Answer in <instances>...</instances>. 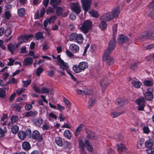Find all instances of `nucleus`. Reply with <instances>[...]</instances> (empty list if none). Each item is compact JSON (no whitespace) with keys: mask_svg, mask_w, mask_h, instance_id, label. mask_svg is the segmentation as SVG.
I'll list each match as a JSON object with an SVG mask.
<instances>
[{"mask_svg":"<svg viewBox=\"0 0 154 154\" xmlns=\"http://www.w3.org/2000/svg\"><path fill=\"white\" fill-rule=\"evenodd\" d=\"M81 2L82 9L85 11L84 13H86L91 8V0H81Z\"/></svg>","mask_w":154,"mask_h":154,"instance_id":"obj_5","label":"nucleus"},{"mask_svg":"<svg viewBox=\"0 0 154 154\" xmlns=\"http://www.w3.org/2000/svg\"><path fill=\"white\" fill-rule=\"evenodd\" d=\"M103 59L104 61H106L107 64L109 66L112 65L114 63V59L110 57L103 56Z\"/></svg>","mask_w":154,"mask_h":154,"instance_id":"obj_17","label":"nucleus"},{"mask_svg":"<svg viewBox=\"0 0 154 154\" xmlns=\"http://www.w3.org/2000/svg\"><path fill=\"white\" fill-rule=\"evenodd\" d=\"M120 9L118 6L114 8L112 10L111 14L113 18H116L120 13Z\"/></svg>","mask_w":154,"mask_h":154,"instance_id":"obj_13","label":"nucleus"},{"mask_svg":"<svg viewBox=\"0 0 154 154\" xmlns=\"http://www.w3.org/2000/svg\"><path fill=\"white\" fill-rule=\"evenodd\" d=\"M55 142L59 146H63L62 140L60 137H56L55 139Z\"/></svg>","mask_w":154,"mask_h":154,"instance_id":"obj_35","label":"nucleus"},{"mask_svg":"<svg viewBox=\"0 0 154 154\" xmlns=\"http://www.w3.org/2000/svg\"><path fill=\"white\" fill-rule=\"evenodd\" d=\"M113 18L111 14V12H109L105 13L102 16L100 19L106 21H108L112 20Z\"/></svg>","mask_w":154,"mask_h":154,"instance_id":"obj_14","label":"nucleus"},{"mask_svg":"<svg viewBox=\"0 0 154 154\" xmlns=\"http://www.w3.org/2000/svg\"><path fill=\"white\" fill-rule=\"evenodd\" d=\"M69 49L73 53H76L79 51V47L77 45L72 44L69 46Z\"/></svg>","mask_w":154,"mask_h":154,"instance_id":"obj_22","label":"nucleus"},{"mask_svg":"<svg viewBox=\"0 0 154 154\" xmlns=\"http://www.w3.org/2000/svg\"><path fill=\"white\" fill-rule=\"evenodd\" d=\"M143 84L146 86H151L153 84V82L152 80H146L144 81Z\"/></svg>","mask_w":154,"mask_h":154,"instance_id":"obj_43","label":"nucleus"},{"mask_svg":"<svg viewBox=\"0 0 154 154\" xmlns=\"http://www.w3.org/2000/svg\"><path fill=\"white\" fill-rule=\"evenodd\" d=\"M32 107V106L31 104H26L25 106V108L26 110L29 111L31 109Z\"/></svg>","mask_w":154,"mask_h":154,"instance_id":"obj_62","label":"nucleus"},{"mask_svg":"<svg viewBox=\"0 0 154 154\" xmlns=\"http://www.w3.org/2000/svg\"><path fill=\"white\" fill-rule=\"evenodd\" d=\"M6 94L5 90L0 88V97L5 98L6 97Z\"/></svg>","mask_w":154,"mask_h":154,"instance_id":"obj_52","label":"nucleus"},{"mask_svg":"<svg viewBox=\"0 0 154 154\" xmlns=\"http://www.w3.org/2000/svg\"><path fill=\"white\" fill-rule=\"evenodd\" d=\"M50 128V125L46 123H44L42 127V128L44 130H48Z\"/></svg>","mask_w":154,"mask_h":154,"instance_id":"obj_50","label":"nucleus"},{"mask_svg":"<svg viewBox=\"0 0 154 154\" xmlns=\"http://www.w3.org/2000/svg\"><path fill=\"white\" fill-rule=\"evenodd\" d=\"M41 93L53 94V91L52 88H49L46 87H43L41 88Z\"/></svg>","mask_w":154,"mask_h":154,"instance_id":"obj_20","label":"nucleus"},{"mask_svg":"<svg viewBox=\"0 0 154 154\" xmlns=\"http://www.w3.org/2000/svg\"><path fill=\"white\" fill-rule=\"evenodd\" d=\"M154 48V44H152L146 46L145 48L146 50H150Z\"/></svg>","mask_w":154,"mask_h":154,"instance_id":"obj_64","label":"nucleus"},{"mask_svg":"<svg viewBox=\"0 0 154 154\" xmlns=\"http://www.w3.org/2000/svg\"><path fill=\"white\" fill-rule=\"evenodd\" d=\"M153 91V89L152 88H150L147 89L144 94L146 100L150 101L152 99L153 97L152 92Z\"/></svg>","mask_w":154,"mask_h":154,"instance_id":"obj_10","label":"nucleus"},{"mask_svg":"<svg viewBox=\"0 0 154 154\" xmlns=\"http://www.w3.org/2000/svg\"><path fill=\"white\" fill-rule=\"evenodd\" d=\"M32 82L31 79H29L26 81H22V82L23 84V86L25 87H26L29 85Z\"/></svg>","mask_w":154,"mask_h":154,"instance_id":"obj_47","label":"nucleus"},{"mask_svg":"<svg viewBox=\"0 0 154 154\" xmlns=\"http://www.w3.org/2000/svg\"><path fill=\"white\" fill-rule=\"evenodd\" d=\"M25 134L24 132L20 131L18 133V137L20 139L23 140L26 137Z\"/></svg>","mask_w":154,"mask_h":154,"instance_id":"obj_34","label":"nucleus"},{"mask_svg":"<svg viewBox=\"0 0 154 154\" xmlns=\"http://www.w3.org/2000/svg\"><path fill=\"white\" fill-rule=\"evenodd\" d=\"M64 136L68 139H70L71 137V135L70 131L68 130H66L64 133Z\"/></svg>","mask_w":154,"mask_h":154,"instance_id":"obj_46","label":"nucleus"},{"mask_svg":"<svg viewBox=\"0 0 154 154\" xmlns=\"http://www.w3.org/2000/svg\"><path fill=\"white\" fill-rule=\"evenodd\" d=\"M37 113L38 112L37 111H31L25 113V115L24 116L25 117H29L30 116H35L37 114Z\"/></svg>","mask_w":154,"mask_h":154,"instance_id":"obj_25","label":"nucleus"},{"mask_svg":"<svg viewBox=\"0 0 154 154\" xmlns=\"http://www.w3.org/2000/svg\"><path fill=\"white\" fill-rule=\"evenodd\" d=\"M149 15L152 18H154V0L150 3L149 6Z\"/></svg>","mask_w":154,"mask_h":154,"instance_id":"obj_18","label":"nucleus"},{"mask_svg":"<svg viewBox=\"0 0 154 154\" xmlns=\"http://www.w3.org/2000/svg\"><path fill=\"white\" fill-rule=\"evenodd\" d=\"M143 132L145 133L148 134L150 132L149 128L146 126L144 127L143 128Z\"/></svg>","mask_w":154,"mask_h":154,"instance_id":"obj_63","label":"nucleus"},{"mask_svg":"<svg viewBox=\"0 0 154 154\" xmlns=\"http://www.w3.org/2000/svg\"><path fill=\"white\" fill-rule=\"evenodd\" d=\"M22 147L23 149L26 150H29L31 148V146L29 143L26 141L23 142L22 143Z\"/></svg>","mask_w":154,"mask_h":154,"instance_id":"obj_26","label":"nucleus"},{"mask_svg":"<svg viewBox=\"0 0 154 154\" xmlns=\"http://www.w3.org/2000/svg\"><path fill=\"white\" fill-rule=\"evenodd\" d=\"M86 133L87 135L85 139L87 140L89 139L94 140L96 139L97 138V136L93 131L89 130H87L86 131Z\"/></svg>","mask_w":154,"mask_h":154,"instance_id":"obj_11","label":"nucleus"},{"mask_svg":"<svg viewBox=\"0 0 154 154\" xmlns=\"http://www.w3.org/2000/svg\"><path fill=\"white\" fill-rule=\"evenodd\" d=\"M145 145L147 147H151L152 145V143L151 140H149L146 142Z\"/></svg>","mask_w":154,"mask_h":154,"instance_id":"obj_61","label":"nucleus"},{"mask_svg":"<svg viewBox=\"0 0 154 154\" xmlns=\"http://www.w3.org/2000/svg\"><path fill=\"white\" fill-rule=\"evenodd\" d=\"M18 117L16 115H13L11 118V123H15L18 120Z\"/></svg>","mask_w":154,"mask_h":154,"instance_id":"obj_51","label":"nucleus"},{"mask_svg":"<svg viewBox=\"0 0 154 154\" xmlns=\"http://www.w3.org/2000/svg\"><path fill=\"white\" fill-rule=\"evenodd\" d=\"M69 6L72 10L76 14L78 15L80 13L81 9L78 3H72L70 4Z\"/></svg>","mask_w":154,"mask_h":154,"instance_id":"obj_6","label":"nucleus"},{"mask_svg":"<svg viewBox=\"0 0 154 154\" xmlns=\"http://www.w3.org/2000/svg\"><path fill=\"white\" fill-rule=\"evenodd\" d=\"M17 12L19 16L20 17L23 16L25 14V9L23 8L19 9L18 10Z\"/></svg>","mask_w":154,"mask_h":154,"instance_id":"obj_40","label":"nucleus"},{"mask_svg":"<svg viewBox=\"0 0 154 154\" xmlns=\"http://www.w3.org/2000/svg\"><path fill=\"white\" fill-rule=\"evenodd\" d=\"M116 44L115 39L113 38L110 40L108 48L106 49L104 53L103 56L105 57H110V54L112 51Z\"/></svg>","mask_w":154,"mask_h":154,"instance_id":"obj_3","label":"nucleus"},{"mask_svg":"<svg viewBox=\"0 0 154 154\" xmlns=\"http://www.w3.org/2000/svg\"><path fill=\"white\" fill-rule=\"evenodd\" d=\"M8 60H9V62L8 63L7 65L10 66L13 65L15 61V60L13 59L12 58H9Z\"/></svg>","mask_w":154,"mask_h":154,"instance_id":"obj_60","label":"nucleus"},{"mask_svg":"<svg viewBox=\"0 0 154 154\" xmlns=\"http://www.w3.org/2000/svg\"><path fill=\"white\" fill-rule=\"evenodd\" d=\"M63 9L61 7H56V13L57 16H59L62 13Z\"/></svg>","mask_w":154,"mask_h":154,"instance_id":"obj_45","label":"nucleus"},{"mask_svg":"<svg viewBox=\"0 0 154 154\" xmlns=\"http://www.w3.org/2000/svg\"><path fill=\"white\" fill-rule=\"evenodd\" d=\"M92 26V21L89 20H86L83 22L80 29L83 32L86 34L91 29Z\"/></svg>","mask_w":154,"mask_h":154,"instance_id":"obj_2","label":"nucleus"},{"mask_svg":"<svg viewBox=\"0 0 154 154\" xmlns=\"http://www.w3.org/2000/svg\"><path fill=\"white\" fill-rule=\"evenodd\" d=\"M18 40L19 43L17 44H19V46L23 43L26 42L24 35H22L19 36L18 38Z\"/></svg>","mask_w":154,"mask_h":154,"instance_id":"obj_37","label":"nucleus"},{"mask_svg":"<svg viewBox=\"0 0 154 154\" xmlns=\"http://www.w3.org/2000/svg\"><path fill=\"white\" fill-rule=\"evenodd\" d=\"M12 33V29L11 27H8L6 28L4 32L5 35L7 37L9 36Z\"/></svg>","mask_w":154,"mask_h":154,"instance_id":"obj_39","label":"nucleus"},{"mask_svg":"<svg viewBox=\"0 0 154 154\" xmlns=\"http://www.w3.org/2000/svg\"><path fill=\"white\" fill-rule=\"evenodd\" d=\"M43 69L42 67H40L38 68L36 70V75L38 76H39L40 74L43 71Z\"/></svg>","mask_w":154,"mask_h":154,"instance_id":"obj_54","label":"nucleus"},{"mask_svg":"<svg viewBox=\"0 0 154 154\" xmlns=\"http://www.w3.org/2000/svg\"><path fill=\"white\" fill-rule=\"evenodd\" d=\"M69 38L70 41L75 40L78 44L82 43L84 40V38L82 34H77L75 33H73L70 34L69 36Z\"/></svg>","mask_w":154,"mask_h":154,"instance_id":"obj_4","label":"nucleus"},{"mask_svg":"<svg viewBox=\"0 0 154 154\" xmlns=\"http://www.w3.org/2000/svg\"><path fill=\"white\" fill-rule=\"evenodd\" d=\"M57 18V17L56 15H54L51 16L49 18L46 19L44 22V25L45 27L44 29L48 31V29L46 27L48 24H50L51 23H54L55 20Z\"/></svg>","mask_w":154,"mask_h":154,"instance_id":"obj_8","label":"nucleus"},{"mask_svg":"<svg viewBox=\"0 0 154 154\" xmlns=\"http://www.w3.org/2000/svg\"><path fill=\"white\" fill-rule=\"evenodd\" d=\"M72 69L76 73H79L81 72L82 70L80 68L79 65H76L74 66Z\"/></svg>","mask_w":154,"mask_h":154,"instance_id":"obj_36","label":"nucleus"},{"mask_svg":"<svg viewBox=\"0 0 154 154\" xmlns=\"http://www.w3.org/2000/svg\"><path fill=\"white\" fill-rule=\"evenodd\" d=\"M6 132L7 129L6 128H4L3 129L0 128V138L3 137Z\"/></svg>","mask_w":154,"mask_h":154,"instance_id":"obj_48","label":"nucleus"},{"mask_svg":"<svg viewBox=\"0 0 154 154\" xmlns=\"http://www.w3.org/2000/svg\"><path fill=\"white\" fill-rule=\"evenodd\" d=\"M124 112L123 111L118 112H114L111 113V115L113 118H115L121 115Z\"/></svg>","mask_w":154,"mask_h":154,"instance_id":"obj_42","label":"nucleus"},{"mask_svg":"<svg viewBox=\"0 0 154 154\" xmlns=\"http://www.w3.org/2000/svg\"><path fill=\"white\" fill-rule=\"evenodd\" d=\"M82 128L83 125L81 124L76 128L75 132V135L76 137H77L79 134L80 132L82 129Z\"/></svg>","mask_w":154,"mask_h":154,"instance_id":"obj_30","label":"nucleus"},{"mask_svg":"<svg viewBox=\"0 0 154 154\" xmlns=\"http://www.w3.org/2000/svg\"><path fill=\"white\" fill-rule=\"evenodd\" d=\"M115 103L117 105L122 106L123 105L124 101L120 98H118L115 101Z\"/></svg>","mask_w":154,"mask_h":154,"instance_id":"obj_49","label":"nucleus"},{"mask_svg":"<svg viewBox=\"0 0 154 154\" xmlns=\"http://www.w3.org/2000/svg\"><path fill=\"white\" fill-rule=\"evenodd\" d=\"M57 60L59 63L60 68L62 69L63 71L66 70V69L69 68V66L67 63L64 62L60 58V55L57 56Z\"/></svg>","mask_w":154,"mask_h":154,"instance_id":"obj_9","label":"nucleus"},{"mask_svg":"<svg viewBox=\"0 0 154 154\" xmlns=\"http://www.w3.org/2000/svg\"><path fill=\"white\" fill-rule=\"evenodd\" d=\"M19 44H17L14 45L13 44L11 43L8 45L7 46L8 49L13 54L14 52L16 49L18 47Z\"/></svg>","mask_w":154,"mask_h":154,"instance_id":"obj_16","label":"nucleus"},{"mask_svg":"<svg viewBox=\"0 0 154 154\" xmlns=\"http://www.w3.org/2000/svg\"><path fill=\"white\" fill-rule=\"evenodd\" d=\"M26 133V136H28L29 137H31L32 136L31 131L30 129H28L25 132Z\"/></svg>","mask_w":154,"mask_h":154,"instance_id":"obj_57","label":"nucleus"},{"mask_svg":"<svg viewBox=\"0 0 154 154\" xmlns=\"http://www.w3.org/2000/svg\"><path fill=\"white\" fill-rule=\"evenodd\" d=\"M99 27L102 30L106 29L107 27L106 23L103 20L101 21L99 25Z\"/></svg>","mask_w":154,"mask_h":154,"instance_id":"obj_41","label":"nucleus"},{"mask_svg":"<svg viewBox=\"0 0 154 154\" xmlns=\"http://www.w3.org/2000/svg\"><path fill=\"white\" fill-rule=\"evenodd\" d=\"M44 38V37L43 36V33L41 32H38L35 34V39L36 40H38L41 39H42L43 40Z\"/></svg>","mask_w":154,"mask_h":154,"instance_id":"obj_27","label":"nucleus"},{"mask_svg":"<svg viewBox=\"0 0 154 154\" xmlns=\"http://www.w3.org/2000/svg\"><path fill=\"white\" fill-rule=\"evenodd\" d=\"M79 65L82 70H84L86 68L88 67V63L86 62H80Z\"/></svg>","mask_w":154,"mask_h":154,"instance_id":"obj_29","label":"nucleus"},{"mask_svg":"<svg viewBox=\"0 0 154 154\" xmlns=\"http://www.w3.org/2000/svg\"><path fill=\"white\" fill-rule=\"evenodd\" d=\"M33 88L34 90L36 93H41V88L39 89L38 87H37L35 84H34L33 86Z\"/></svg>","mask_w":154,"mask_h":154,"instance_id":"obj_55","label":"nucleus"},{"mask_svg":"<svg viewBox=\"0 0 154 154\" xmlns=\"http://www.w3.org/2000/svg\"><path fill=\"white\" fill-rule=\"evenodd\" d=\"M54 11V9L51 7H48L46 10V13L47 14H49L50 13H53Z\"/></svg>","mask_w":154,"mask_h":154,"instance_id":"obj_59","label":"nucleus"},{"mask_svg":"<svg viewBox=\"0 0 154 154\" xmlns=\"http://www.w3.org/2000/svg\"><path fill=\"white\" fill-rule=\"evenodd\" d=\"M146 151L148 154H154V148H149L146 150Z\"/></svg>","mask_w":154,"mask_h":154,"instance_id":"obj_56","label":"nucleus"},{"mask_svg":"<svg viewBox=\"0 0 154 154\" xmlns=\"http://www.w3.org/2000/svg\"><path fill=\"white\" fill-rule=\"evenodd\" d=\"M128 40V38L126 36L122 35H120L118 39L119 42L120 43H124L127 42Z\"/></svg>","mask_w":154,"mask_h":154,"instance_id":"obj_24","label":"nucleus"},{"mask_svg":"<svg viewBox=\"0 0 154 154\" xmlns=\"http://www.w3.org/2000/svg\"><path fill=\"white\" fill-rule=\"evenodd\" d=\"M62 0H50V4L52 6V7L55 8H56L57 6L60 5L61 3Z\"/></svg>","mask_w":154,"mask_h":154,"instance_id":"obj_21","label":"nucleus"},{"mask_svg":"<svg viewBox=\"0 0 154 154\" xmlns=\"http://www.w3.org/2000/svg\"><path fill=\"white\" fill-rule=\"evenodd\" d=\"M32 137L33 139L37 140L39 141H41L42 140V136L37 130H35L32 132Z\"/></svg>","mask_w":154,"mask_h":154,"instance_id":"obj_12","label":"nucleus"},{"mask_svg":"<svg viewBox=\"0 0 154 154\" xmlns=\"http://www.w3.org/2000/svg\"><path fill=\"white\" fill-rule=\"evenodd\" d=\"M108 84L107 80L106 78L103 79L101 80L100 85L103 91L105 89Z\"/></svg>","mask_w":154,"mask_h":154,"instance_id":"obj_19","label":"nucleus"},{"mask_svg":"<svg viewBox=\"0 0 154 154\" xmlns=\"http://www.w3.org/2000/svg\"><path fill=\"white\" fill-rule=\"evenodd\" d=\"M118 149L121 151H125L126 150V148L125 145L122 144H118L116 145Z\"/></svg>","mask_w":154,"mask_h":154,"instance_id":"obj_33","label":"nucleus"},{"mask_svg":"<svg viewBox=\"0 0 154 154\" xmlns=\"http://www.w3.org/2000/svg\"><path fill=\"white\" fill-rule=\"evenodd\" d=\"M95 104V99L93 98H90L89 99L88 101V106L89 108L91 106H93Z\"/></svg>","mask_w":154,"mask_h":154,"instance_id":"obj_38","label":"nucleus"},{"mask_svg":"<svg viewBox=\"0 0 154 154\" xmlns=\"http://www.w3.org/2000/svg\"><path fill=\"white\" fill-rule=\"evenodd\" d=\"M18 80L14 78H12L7 82L6 84L9 85L11 84H16L18 82Z\"/></svg>","mask_w":154,"mask_h":154,"instance_id":"obj_44","label":"nucleus"},{"mask_svg":"<svg viewBox=\"0 0 154 154\" xmlns=\"http://www.w3.org/2000/svg\"><path fill=\"white\" fill-rule=\"evenodd\" d=\"M33 61L32 58L30 57L26 58L24 60V65L25 66L30 65L32 64Z\"/></svg>","mask_w":154,"mask_h":154,"instance_id":"obj_23","label":"nucleus"},{"mask_svg":"<svg viewBox=\"0 0 154 154\" xmlns=\"http://www.w3.org/2000/svg\"><path fill=\"white\" fill-rule=\"evenodd\" d=\"M84 143L83 142L82 140H80L79 141V147L83 150L85 146L86 145V148L87 150L90 152H91L93 151V147L89 141L87 140L84 139Z\"/></svg>","mask_w":154,"mask_h":154,"instance_id":"obj_1","label":"nucleus"},{"mask_svg":"<svg viewBox=\"0 0 154 154\" xmlns=\"http://www.w3.org/2000/svg\"><path fill=\"white\" fill-rule=\"evenodd\" d=\"M139 63H135L131 64L130 66V69L132 70H134L137 68V65L139 64Z\"/></svg>","mask_w":154,"mask_h":154,"instance_id":"obj_58","label":"nucleus"},{"mask_svg":"<svg viewBox=\"0 0 154 154\" xmlns=\"http://www.w3.org/2000/svg\"><path fill=\"white\" fill-rule=\"evenodd\" d=\"M43 122V119L41 118L36 119L34 120V124L37 126H40Z\"/></svg>","mask_w":154,"mask_h":154,"instance_id":"obj_28","label":"nucleus"},{"mask_svg":"<svg viewBox=\"0 0 154 154\" xmlns=\"http://www.w3.org/2000/svg\"><path fill=\"white\" fill-rule=\"evenodd\" d=\"M140 37L144 39L148 38L152 39L154 38V33H152L150 32H145L142 33Z\"/></svg>","mask_w":154,"mask_h":154,"instance_id":"obj_15","label":"nucleus"},{"mask_svg":"<svg viewBox=\"0 0 154 154\" xmlns=\"http://www.w3.org/2000/svg\"><path fill=\"white\" fill-rule=\"evenodd\" d=\"M19 129V127L17 125H15L12 128L11 131L14 134H15L18 131Z\"/></svg>","mask_w":154,"mask_h":154,"instance_id":"obj_53","label":"nucleus"},{"mask_svg":"<svg viewBox=\"0 0 154 154\" xmlns=\"http://www.w3.org/2000/svg\"><path fill=\"white\" fill-rule=\"evenodd\" d=\"M88 13L91 16L94 17H98L99 16L97 12L94 10H91L88 11Z\"/></svg>","mask_w":154,"mask_h":154,"instance_id":"obj_32","label":"nucleus"},{"mask_svg":"<svg viewBox=\"0 0 154 154\" xmlns=\"http://www.w3.org/2000/svg\"><path fill=\"white\" fill-rule=\"evenodd\" d=\"M131 83L133 85L137 88H139L142 85L141 82L136 81H131Z\"/></svg>","mask_w":154,"mask_h":154,"instance_id":"obj_31","label":"nucleus"},{"mask_svg":"<svg viewBox=\"0 0 154 154\" xmlns=\"http://www.w3.org/2000/svg\"><path fill=\"white\" fill-rule=\"evenodd\" d=\"M136 103L139 106L137 109L140 111L143 110L145 104L144 98L142 97L138 98L136 100Z\"/></svg>","mask_w":154,"mask_h":154,"instance_id":"obj_7","label":"nucleus"}]
</instances>
